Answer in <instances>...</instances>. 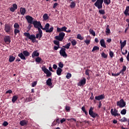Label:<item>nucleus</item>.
<instances>
[{
    "label": "nucleus",
    "mask_w": 129,
    "mask_h": 129,
    "mask_svg": "<svg viewBox=\"0 0 129 129\" xmlns=\"http://www.w3.org/2000/svg\"><path fill=\"white\" fill-rule=\"evenodd\" d=\"M29 24H33L34 28L37 29L38 31L43 30L45 31V33H51L52 31L54 30V27H51L50 28H49L50 25L48 23H46L45 26H44V28H43V26H41V24H40V21H35L32 22V23Z\"/></svg>",
    "instance_id": "1"
},
{
    "label": "nucleus",
    "mask_w": 129,
    "mask_h": 129,
    "mask_svg": "<svg viewBox=\"0 0 129 129\" xmlns=\"http://www.w3.org/2000/svg\"><path fill=\"white\" fill-rule=\"evenodd\" d=\"M43 31L41 30H38V34L36 35H31L29 33L25 32L23 35L26 36L27 39H29L32 41V43H37L38 41L35 39H38V40H40V38L43 36Z\"/></svg>",
    "instance_id": "2"
},
{
    "label": "nucleus",
    "mask_w": 129,
    "mask_h": 129,
    "mask_svg": "<svg viewBox=\"0 0 129 129\" xmlns=\"http://www.w3.org/2000/svg\"><path fill=\"white\" fill-rule=\"evenodd\" d=\"M81 110L82 112H84L85 113V115H86L87 116L88 115H89L90 116H91L92 118H96V117H98V114L96 113L93 112V107H90V109L89 110V112H87L86 110L85 109V107L83 106L81 107Z\"/></svg>",
    "instance_id": "3"
},
{
    "label": "nucleus",
    "mask_w": 129,
    "mask_h": 129,
    "mask_svg": "<svg viewBox=\"0 0 129 129\" xmlns=\"http://www.w3.org/2000/svg\"><path fill=\"white\" fill-rule=\"evenodd\" d=\"M105 4V5L108 6L110 4V0H97L94 4L95 7L97 8L98 10L102 9V4Z\"/></svg>",
    "instance_id": "4"
},
{
    "label": "nucleus",
    "mask_w": 129,
    "mask_h": 129,
    "mask_svg": "<svg viewBox=\"0 0 129 129\" xmlns=\"http://www.w3.org/2000/svg\"><path fill=\"white\" fill-rule=\"evenodd\" d=\"M71 45H72L70 44V43H67V45H65V46H62L63 48H61V49H60L59 51V54H60V56H61L64 58L68 57V54H66V52H65L66 50V49H69L70 48Z\"/></svg>",
    "instance_id": "5"
},
{
    "label": "nucleus",
    "mask_w": 129,
    "mask_h": 129,
    "mask_svg": "<svg viewBox=\"0 0 129 129\" xmlns=\"http://www.w3.org/2000/svg\"><path fill=\"white\" fill-rule=\"evenodd\" d=\"M30 55V53H29V52H28V51L27 50H25L23 51V52L18 54V57H19V58H21L22 60H26L25 57L29 56Z\"/></svg>",
    "instance_id": "6"
},
{
    "label": "nucleus",
    "mask_w": 129,
    "mask_h": 129,
    "mask_svg": "<svg viewBox=\"0 0 129 129\" xmlns=\"http://www.w3.org/2000/svg\"><path fill=\"white\" fill-rule=\"evenodd\" d=\"M125 70H126V67L123 66L122 70H120L119 73H117V74L112 73L111 75L112 76H113L114 77L119 76V75L120 74H122V75H124V72H125Z\"/></svg>",
    "instance_id": "7"
},
{
    "label": "nucleus",
    "mask_w": 129,
    "mask_h": 129,
    "mask_svg": "<svg viewBox=\"0 0 129 129\" xmlns=\"http://www.w3.org/2000/svg\"><path fill=\"white\" fill-rule=\"evenodd\" d=\"M41 71L44 72V74L46 75V77H50V76H51V72H50L45 67H41Z\"/></svg>",
    "instance_id": "8"
},
{
    "label": "nucleus",
    "mask_w": 129,
    "mask_h": 129,
    "mask_svg": "<svg viewBox=\"0 0 129 129\" xmlns=\"http://www.w3.org/2000/svg\"><path fill=\"white\" fill-rule=\"evenodd\" d=\"M117 106H119L120 108H122L125 106V102H124L123 99H121L117 102Z\"/></svg>",
    "instance_id": "9"
},
{
    "label": "nucleus",
    "mask_w": 129,
    "mask_h": 129,
    "mask_svg": "<svg viewBox=\"0 0 129 129\" xmlns=\"http://www.w3.org/2000/svg\"><path fill=\"white\" fill-rule=\"evenodd\" d=\"M65 36V33L63 32H60L59 35L55 36V39L59 41H62L63 39V37Z\"/></svg>",
    "instance_id": "10"
},
{
    "label": "nucleus",
    "mask_w": 129,
    "mask_h": 129,
    "mask_svg": "<svg viewBox=\"0 0 129 129\" xmlns=\"http://www.w3.org/2000/svg\"><path fill=\"white\" fill-rule=\"evenodd\" d=\"M111 115L113 116H120V114L118 113V110L117 109H111Z\"/></svg>",
    "instance_id": "11"
},
{
    "label": "nucleus",
    "mask_w": 129,
    "mask_h": 129,
    "mask_svg": "<svg viewBox=\"0 0 129 129\" xmlns=\"http://www.w3.org/2000/svg\"><path fill=\"white\" fill-rule=\"evenodd\" d=\"M3 41H5L6 44H10L11 43V37L10 36H5V37H3Z\"/></svg>",
    "instance_id": "12"
},
{
    "label": "nucleus",
    "mask_w": 129,
    "mask_h": 129,
    "mask_svg": "<svg viewBox=\"0 0 129 129\" xmlns=\"http://www.w3.org/2000/svg\"><path fill=\"white\" fill-rule=\"evenodd\" d=\"M11 30L12 28L11 27V26L10 25H5V32H6V33H10Z\"/></svg>",
    "instance_id": "13"
},
{
    "label": "nucleus",
    "mask_w": 129,
    "mask_h": 129,
    "mask_svg": "<svg viewBox=\"0 0 129 129\" xmlns=\"http://www.w3.org/2000/svg\"><path fill=\"white\" fill-rule=\"evenodd\" d=\"M67 29L68 28L65 26L61 27V28L57 27L56 28V32H57V33H60V32H65Z\"/></svg>",
    "instance_id": "14"
},
{
    "label": "nucleus",
    "mask_w": 129,
    "mask_h": 129,
    "mask_svg": "<svg viewBox=\"0 0 129 129\" xmlns=\"http://www.w3.org/2000/svg\"><path fill=\"white\" fill-rule=\"evenodd\" d=\"M26 20H27V22L29 24H32V23L34 22V21H33V17L30 16H26Z\"/></svg>",
    "instance_id": "15"
},
{
    "label": "nucleus",
    "mask_w": 129,
    "mask_h": 129,
    "mask_svg": "<svg viewBox=\"0 0 129 129\" xmlns=\"http://www.w3.org/2000/svg\"><path fill=\"white\" fill-rule=\"evenodd\" d=\"M119 43L120 44V51H122L123 48H124V46L126 44V40H124L123 42H122V40H120Z\"/></svg>",
    "instance_id": "16"
},
{
    "label": "nucleus",
    "mask_w": 129,
    "mask_h": 129,
    "mask_svg": "<svg viewBox=\"0 0 129 129\" xmlns=\"http://www.w3.org/2000/svg\"><path fill=\"white\" fill-rule=\"evenodd\" d=\"M13 7H11V8H10V11L13 13L14 12V11H15L18 8V6H17V4H13V5H12Z\"/></svg>",
    "instance_id": "17"
},
{
    "label": "nucleus",
    "mask_w": 129,
    "mask_h": 129,
    "mask_svg": "<svg viewBox=\"0 0 129 129\" xmlns=\"http://www.w3.org/2000/svg\"><path fill=\"white\" fill-rule=\"evenodd\" d=\"M104 99V94H101L100 95H98L97 96L95 97V99L96 100H101Z\"/></svg>",
    "instance_id": "18"
},
{
    "label": "nucleus",
    "mask_w": 129,
    "mask_h": 129,
    "mask_svg": "<svg viewBox=\"0 0 129 129\" xmlns=\"http://www.w3.org/2000/svg\"><path fill=\"white\" fill-rule=\"evenodd\" d=\"M39 56V52H38V50H34L32 53V58H34V57Z\"/></svg>",
    "instance_id": "19"
},
{
    "label": "nucleus",
    "mask_w": 129,
    "mask_h": 129,
    "mask_svg": "<svg viewBox=\"0 0 129 129\" xmlns=\"http://www.w3.org/2000/svg\"><path fill=\"white\" fill-rule=\"evenodd\" d=\"M124 16H125V17L129 16V6L125 7V10L124 11Z\"/></svg>",
    "instance_id": "20"
},
{
    "label": "nucleus",
    "mask_w": 129,
    "mask_h": 129,
    "mask_svg": "<svg viewBox=\"0 0 129 129\" xmlns=\"http://www.w3.org/2000/svg\"><path fill=\"white\" fill-rule=\"evenodd\" d=\"M100 44H101V47L104 48H106V44L104 43V40L103 39H101V40H100Z\"/></svg>",
    "instance_id": "21"
},
{
    "label": "nucleus",
    "mask_w": 129,
    "mask_h": 129,
    "mask_svg": "<svg viewBox=\"0 0 129 129\" xmlns=\"http://www.w3.org/2000/svg\"><path fill=\"white\" fill-rule=\"evenodd\" d=\"M52 84L51 83V78L48 79V80H46V85L50 87L51 86Z\"/></svg>",
    "instance_id": "22"
},
{
    "label": "nucleus",
    "mask_w": 129,
    "mask_h": 129,
    "mask_svg": "<svg viewBox=\"0 0 129 129\" xmlns=\"http://www.w3.org/2000/svg\"><path fill=\"white\" fill-rule=\"evenodd\" d=\"M61 72H62V70L59 68H57V70H56V75L58 76H61Z\"/></svg>",
    "instance_id": "23"
},
{
    "label": "nucleus",
    "mask_w": 129,
    "mask_h": 129,
    "mask_svg": "<svg viewBox=\"0 0 129 129\" xmlns=\"http://www.w3.org/2000/svg\"><path fill=\"white\" fill-rule=\"evenodd\" d=\"M19 125H21L22 126L27 125V121L25 120H21V121L19 122Z\"/></svg>",
    "instance_id": "24"
},
{
    "label": "nucleus",
    "mask_w": 129,
    "mask_h": 129,
    "mask_svg": "<svg viewBox=\"0 0 129 129\" xmlns=\"http://www.w3.org/2000/svg\"><path fill=\"white\" fill-rule=\"evenodd\" d=\"M90 72H91V71H90V70H88V69L86 70V71H85V75L88 76L87 77V79H90Z\"/></svg>",
    "instance_id": "25"
},
{
    "label": "nucleus",
    "mask_w": 129,
    "mask_h": 129,
    "mask_svg": "<svg viewBox=\"0 0 129 129\" xmlns=\"http://www.w3.org/2000/svg\"><path fill=\"white\" fill-rule=\"evenodd\" d=\"M16 59V57H14L12 55L10 56V58L8 59V61H9L10 62H12L14 61V60Z\"/></svg>",
    "instance_id": "26"
},
{
    "label": "nucleus",
    "mask_w": 129,
    "mask_h": 129,
    "mask_svg": "<svg viewBox=\"0 0 129 129\" xmlns=\"http://www.w3.org/2000/svg\"><path fill=\"white\" fill-rule=\"evenodd\" d=\"M18 99V97L16 95L13 96L12 97V103H14L16 102V101Z\"/></svg>",
    "instance_id": "27"
},
{
    "label": "nucleus",
    "mask_w": 129,
    "mask_h": 129,
    "mask_svg": "<svg viewBox=\"0 0 129 129\" xmlns=\"http://www.w3.org/2000/svg\"><path fill=\"white\" fill-rule=\"evenodd\" d=\"M49 17L48 16V14H44L43 15V19L44 21L48 20Z\"/></svg>",
    "instance_id": "28"
},
{
    "label": "nucleus",
    "mask_w": 129,
    "mask_h": 129,
    "mask_svg": "<svg viewBox=\"0 0 129 129\" xmlns=\"http://www.w3.org/2000/svg\"><path fill=\"white\" fill-rule=\"evenodd\" d=\"M20 12L22 16H24L25 14V8H21Z\"/></svg>",
    "instance_id": "29"
},
{
    "label": "nucleus",
    "mask_w": 129,
    "mask_h": 129,
    "mask_svg": "<svg viewBox=\"0 0 129 129\" xmlns=\"http://www.w3.org/2000/svg\"><path fill=\"white\" fill-rule=\"evenodd\" d=\"M85 84H86V79L84 78L82 79V80H81V86H84Z\"/></svg>",
    "instance_id": "30"
},
{
    "label": "nucleus",
    "mask_w": 129,
    "mask_h": 129,
    "mask_svg": "<svg viewBox=\"0 0 129 129\" xmlns=\"http://www.w3.org/2000/svg\"><path fill=\"white\" fill-rule=\"evenodd\" d=\"M98 50H99V47H98V46H94V47L92 48V50L91 51V52H93L95 51H98Z\"/></svg>",
    "instance_id": "31"
},
{
    "label": "nucleus",
    "mask_w": 129,
    "mask_h": 129,
    "mask_svg": "<svg viewBox=\"0 0 129 129\" xmlns=\"http://www.w3.org/2000/svg\"><path fill=\"white\" fill-rule=\"evenodd\" d=\"M106 34H108L110 33V30H109V25H107L106 27Z\"/></svg>",
    "instance_id": "32"
},
{
    "label": "nucleus",
    "mask_w": 129,
    "mask_h": 129,
    "mask_svg": "<svg viewBox=\"0 0 129 129\" xmlns=\"http://www.w3.org/2000/svg\"><path fill=\"white\" fill-rule=\"evenodd\" d=\"M42 61H43V60L41 59V58L40 57H37V58H35V62L39 63Z\"/></svg>",
    "instance_id": "33"
},
{
    "label": "nucleus",
    "mask_w": 129,
    "mask_h": 129,
    "mask_svg": "<svg viewBox=\"0 0 129 129\" xmlns=\"http://www.w3.org/2000/svg\"><path fill=\"white\" fill-rule=\"evenodd\" d=\"M128 120H129V119H126V118H125V117H123V118H122V119H119V121L122 122H126L127 121H128Z\"/></svg>",
    "instance_id": "34"
},
{
    "label": "nucleus",
    "mask_w": 129,
    "mask_h": 129,
    "mask_svg": "<svg viewBox=\"0 0 129 129\" xmlns=\"http://www.w3.org/2000/svg\"><path fill=\"white\" fill-rule=\"evenodd\" d=\"M76 4L75 2H71V3L70 4V8L73 9L74 8H75Z\"/></svg>",
    "instance_id": "35"
},
{
    "label": "nucleus",
    "mask_w": 129,
    "mask_h": 129,
    "mask_svg": "<svg viewBox=\"0 0 129 129\" xmlns=\"http://www.w3.org/2000/svg\"><path fill=\"white\" fill-rule=\"evenodd\" d=\"M13 28H15V29H18L19 28V25L17 23H15V25H13Z\"/></svg>",
    "instance_id": "36"
},
{
    "label": "nucleus",
    "mask_w": 129,
    "mask_h": 129,
    "mask_svg": "<svg viewBox=\"0 0 129 129\" xmlns=\"http://www.w3.org/2000/svg\"><path fill=\"white\" fill-rule=\"evenodd\" d=\"M32 98L30 96L27 97V98H26V102H30V101H32Z\"/></svg>",
    "instance_id": "37"
},
{
    "label": "nucleus",
    "mask_w": 129,
    "mask_h": 129,
    "mask_svg": "<svg viewBox=\"0 0 129 129\" xmlns=\"http://www.w3.org/2000/svg\"><path fill=\"white\" fill-rule=\"evenodd\" d=\"M90 34L92 35V36H96V34L95 33V31H93L92 29H90L89 30Z\"/></svg>",
    "instance_id": "38"
},
{
    "label": "nucleus",
    "mask_w": 129,
    "mask_h": 129,
    "mask_svg": "<svg viewBox=\"0 0 129 129\" xmlns=\"http://www.w3.org/2000/svg\"><path fill=\"white\" fill-rule=\"evenodd\" d=\"M126 113V110H125V109H123V110L120 111V114L124 115H125Z\"/></svg>",
    "instance_id": "39"
},
{
    "label": "nucleus",
    "mask_w": 129,
    "mask_h": 129,
    "mask_svg": "<svg viewBox=\"0 0 129 129\" xmlns=\"http://www.w3.org/2000/svg\"><path fill=\"white\" fill-rule=\"evenodd\" d=\"M76 40H73L72 41H71V43H70L71 45H72L73 46H75L76 45Z\"/></svg>",
    "instance_id": "40"
},
{
    "label": "nucleus",
    "mask_w": 129,
    "mask_h": 129,
    "mask_svg": "<svg viewBox=\"0 0 129 129\" xmlns=\"http://www.w3.org/2000/svg\"><path fill=\"white\" fill-rule=\"evenodd\" d=\"M98 13L102 15L105 14V12H104V10H98Z\"/></svg>",
    "instance_id": "41"
},
{
    "label": "nucleus",
    "mask_w": 129,
    "mask_h": 129,
    "mask_svg": "<svg viewBox=\"0 0 129 129\" xmlns=\"http://www.w3.org/2000/svg\"><path fill=\"white\" fill-rule=\"evenodd\" d=\"M53 43H54V44L56 46H60V43L58 41L54 40Z\"/></svg>",
    "instance_id": "42"
},
{
    "label": "nucleus",
    "mask_w": 129,
    "mask_h": 129,
    "mask_svg": "<svg viewBox=\"0 0 129 129\" xmlns=\"http://www.w3.org/2000/svg\"><path fill=\"white\" fill-rule=\"evenodd\" d=\"M101 56L104 58H106L107 54H106V53H104V52H103L102 53H101Z\"/></svg>",
    "instance_id": "43"
},
{
    "label": "nucleus",
    "mask_w": 129,
    "mask_h": 129,
    "mask_svg": "<svg viewBox=\"0 0 129 129\" xmlns=\"http://www.w3.org/2000/svg\"><path fill=\"white\" fill-rule=\"evenodd\" d=\"M57 66H59V68L61 69L63 67V64H62V62H59Z\"/></svg>",
    "instance_id": "44"
},
{
    "label": "nucleus",
    "mask_w": 129,
    "mask_h": 129,
    "mask_svg": "<svg viewBox=\"0 0 129 129\" xmlns=\"http://www.w3.org/2000/svg\"><path fill=\"white\" fill-rule=\"evenodd\" d=\"M19 30L18 29H15V36L17 35V34H19Z\"/></svg>",
    "instance_id": "45"
},
{
    "label": "nucleus",
    "mask_w": 129,
    "mask_h": 129,
    "mask_svg": "<svg viewBox=\"0 0 129 129\" xmlns=\"http://www.w3.org/2000/svg\"><path fill=\"white\" fill-rule=\"evenodd\" d=\"M2 125L5 127L7 126V125H8V122L7 121H4L3 123H2Z\"/></svg>",
    "instance_id": "46"
},
{
    "label": "nucleus",
    "mask_w": 129,
    "mask_h": 129,
    "mask_svg": "<svg viewBox=\"0 0 129 129\" xmlns=\"http://www.w3.org/2000/svg\"><path fill=\"white\" fill-rule=\"evenodd\" d=\"M66 77H67V79H70V78H71V74L68 73Z\"/></svg>",
    "instance_id": "47"
},
{
    "label": "nucleus",
    "mask_w": 129,
    "mask_h": 129,
    "mask_svg": "<svg viewBox=\"0 0 129 129\" xmlns=\"http://www.w3.org/2000/svg\"><path fill=\"white\" fill-rule=\"evenodd\" d=\"M35 86H37V82H34L32 83V87H35Z\"/></svg>",
    "instance_id": "48"
},
{
    "label": "nucleus",
    "mask_w": 129,
    "mask_h": 129,
    "mask_svg": "<svg viewBox=\"0 0 129 129\" xmlns=\"http://www.w3.org/2000/svg\"><path fill=\"white\" fill-rule=\"evenodd\" d=\"M114 55V53H113V52L109 51V57H111V58L113 57V55Z\"/></svg>",
    "instance_id": "49"
},
{
    "label": "nucleus",
    "mask_w": 129,
    "mask_h": 129,
    "mask_svg": "<svg viewBox=\"0 0 129 129\" xmlns=\"http://www.w3.org/2000/svg\"><path fill=\"white\" fill-rule=\"evenodd\" d=\"M60 48L59 45V46H54V50H57V49H59Z\"/></svg>",
    "instance_id": "50"
},
{
    "label": "nucleus",
    "mask_w": 129,
    "mask_h": 129,
    "mask_svg": "<svg viewBox=\"0 0 129 129\" xmlns=\"http://www.w3.org/2000/svg\"><path fill=\"white\" fill-rule=\"evenodd\" d=\"M65 110L68 111H70V107H69L68 106H65Z\"/></svg>",
    "instance_id": "51"
},
{
    "label": "nucleus",
    "mask_w": 129,
    "mask_h": 129,
    "mask_svg": "<svg viewBox=\"0 0 129 129\" xmlns=\"http://www.w3.org/2000/svg\"><path fill=\"white\" fill-rule=\"evenodd\" d=\"M57 68H57V66H56V64H53V69L54 70H57Z\"/></svg>",
    "instance_id": "52"
},
{
    "label": "nucleus",
    "mask_w": 129,
    "mask_h": 129,
    "mask_svg": "<svg viewBox=\"0 0 129 129\" xmlns=\"http://www.w3.org/2000/svg\"><path fill=\"white\" fill-rule=\"evenodd\" d=\"M85 43H86V45H88V44H90V40H85Z\"/></svg>",
    "instance_id": "53"
},
{
    "label": "nucleus",
    "mask_w": 129,
    "mask_h": 129,
    "mask_svg": "<svg viewBox=\"0 0 129 129\" xmlns=\"http://www.w3.org/2000/svg\"><path fill=\"white\" fill-rule=\"evenodd\" d=\"M93 99H95V97H93V94L91 93V97H90V99L92 100Z\"/></svg>",
    "instance_id": "54"
},
{
    "label": "nucleus",
    "mask_w": 129,
    "mask_h": 129,
    "mask_svg": "<svg viewBox=\"0 0 129 129\" xmlns=\"http://www.w3.org/2000/svg\"><path fill=\"white\" fill-rule=\"evenodd\" d=\"M76 38L81 40V35L80 34H78V36L76 37Z\"/></svg>",
    "instance_id": "55"
},
{
    "label": "nucleus",
    "mask_w": 129,
    "mask_h": 129,
    "mask_svg": "<svg viewBox=\"0 0 129 129\" xmlns=\"http://www.w3.org/2000/svg\"><path fill=\"white\" fill-rule=\"evenodd\" d=\"M102 106V103H101V101L98 102V108H101Z\"/></svg>",
    "instance_id": "56"
},
{
    "label": "nucleus",
    "mask_w": 129,
    "mask_h": 129,
    "mask_svg": "<svg viewBox=\"0 0 129 129\" xmlns=\"http://www.w3.org/2000/svg\"><path fill=\"white\" fill-rule=\"evenodd\" d=\"M11 93H12V90H11L6 91V94H11Z\"/></svg>",
    "instance_id": "57"
},
{
    "label": "nucleus",
    "mask_w": 129,
    "mask_h": 129,
    "mask_svg": "<svg viewBox=\"0 0 129 129\" xmlns=\"http://www.w3.org/2000/svg\"><path fill=\"white\" fill-rule=\"evenodd\" d=\"M60 122L62 123L63 122H65L66 119L65 118H62L61 120H59Z\"/></svg>",
    "instance_id": "58"
},
{
    "label": "nucleus",
    "mask_w": 129,
    "mask_h": 129,
    "mask_svg": "<svg viewBox=\"0 0 129 129\" xmlns=\"http://www.w3.org/2000/svg\"><path fill=\"white\" fill-rule=\"evenodd\" d=\"M57 6V3H54V5H53V9H55Z\"/></svg>",
    "instance_id": "59"
},
{
    "label": "nucleus",
    "mask_w": 129,
    "mask_h": 129,
    "mask_svg": "<svg viewBox=\"0 0 129 129\" xmlns=\"http://www.w3.org/2000/svg\"><path fill=\"white\" fill-rule=\"evenodd\" d=\"M128 52H129V51H128V50H125V52H122V54H123V55H125V54H126L127 53H128Z\"/></svg>",
    "instance_id": "60"
},
{
    "label": "nucleus",
    "mask_w": 129,
    "mask_h": 129,
    "mask_svg": "<svg viewBox=\"0 0 129 129\" xmlns=\"http://www.w3.org/2000/svg\"><path fill=\"white\" fill-rule=\"evenodd\" d=\"M57 123H61V122H53V123H52V124H53V125H56V124Z\"/></svg>",
    "instance_id": "61"
},
{
    "label": "nucleus",
    "mask_w": 129,
    "mask_h": 129,
    "mask_svg": "<svg viewBox=\"0 0 129 129\" xmlns=\"http://www.w3.org/2000/svg\"><path fill=\"white\" fill-rule=\"evenodd\" d=\"M53 122H60L59 118H57L55 119V120H54Z\"/></svg>",
    "instance_id": "62"
},
{
    "label": "nucleus",
    "mask_w": 129,
    "mask_h": 129,
    "mask_svg": "<svg viewBox=\"0 0 129 129\" xmlns=\"http://www.w3.org/2000/svg\"><path fill=\"white\" fill-rule=\"evenodd\" d=\"M126 58H127V61H129V52H128V54H127V57H126Z\"/></svg>",
    "instance_id": "63"
},
{
    "label": "nucleus",
    "mask_w": 129,
    "mask_h": 129,
    "mask_svg": "<svg viewBox=\"0 0 129 129\" xmlns=\"http://www.w3.org/2000/svg\"><path fill=\"white\" fill-rule=\"evenodd\" d=\"M106 41L108 43H110V42L112 41V39H107V40H106Z\"/></svg>",
    "instance_id": "64"
}]
</instances>
